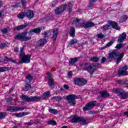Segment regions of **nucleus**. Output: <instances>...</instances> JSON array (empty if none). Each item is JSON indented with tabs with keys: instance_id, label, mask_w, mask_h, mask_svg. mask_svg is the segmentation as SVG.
Returning <instances> with one entry per match:
<instances>
[{
	"instance_id": "obj_1",
	"label": "nucleus",
	"mask_w": 128,
	"mask_h": 128,
	"mask_svg": "<svg viewBox=\"0 0 128 128\" xmlns=\"http://www.w3.org/2000/svg\"><path fill=\"white\" fill-rule=\"evenodd\" d=\"M24 47L22 46L20 48V58L21 60L19 62L20 64H28L30 62V54L26 55V53L24 51Z\"/></svg>"
},
{
	"instance_id": "obj_2",
	"label": "nucleus",
	"mask_w": 128,
	"mask_h": 128,
	"mask_svg": "<svg viewBox=\"0 0 128 128\" xmlns=\"http://www.w3.org/2000/svg\"><path fill=\"white\" fill-rule=\"evenodd\" d=\"M112 26V28H114V30H120V28L118 26V24L114 21H108V24L103 26L101 28L102 30H110Z\"/></svg>"
},
{
	"instance_id": "obj_3",
	"label": "nucleus",
	"mask_w": 128,
	"mask_h": 128,
	"mask_svg": "<svg viewBox=\"0 0 128 128\" xmlns=\"http://www.w3.org/2000/svg\"><path fill=\"white\" fill-rule=\"evenodd\" d=\"M124 56V53H120L116 50H114L109 54V58H116L117 60L116 64H120Z\"/></svg>"
},
{
	"instance_id": "obj_4",
	"label": "nucleus",
	"mask_w": 128,
	"mask_h": 128,
	"mask_svg": "<svg viewBox=\"0 0 128 128\" xmlns=\"http://www.w3.org/2000/svg\"><path fill=\"white\" fill-rule=\"evenodd\" d=\"M66 8H68L69 12H70L72 8V4H70L68 5H63L60 7L58 8L55 10V14H62V12H64V10H66Z\"/></svg>"
},
{
	"instance_id": "obj_5",
	"label": "nucleus",
	"mask_w": 128,
	"mask_h": 128,
	"mask_svg": "<svg viewBox=\"0 0 128 128\" xmlns=\"http://www.w3.org/2000/svg\"><path fill=\"white\" fill-rule=\"evenodd\" d=\"M27 35V32H24L20 34L16 35L15 38L16 40H20L21 42H27V40H32V38H30V36H26Z\"/></svg>"
},
{
	"instance_id": "obj_6",
	"label": "nucleus",
	"mask_w": 128,
	"mask_h": 128,
	"mask_svg": "<svg viewBox=\"0 0 128 128\" xmlns=\"http://www.w3.org/2000/svg\"><path fill=\"white\" fill-rule=\"evenodd\" d=\"M72 122H80L81 124H88V121L86 120L84 118L79 117L78 116H74L72 118Z\"/></svg>"
},
{
	"instance_id": "obj_7",
	"label": "nucleus",
	"mask_w": 128,
	"mask_h": 128,
	"mask_svg": "<svg viewBox=\"0 0 128 128\" xmlns=\"http://www.w3.org/2000/svg\"><path fill=\"white\" fill-rule=\"evenodd\" d=\"M22 100H24L25 102H38L42 98L40 96H31L28 97V96H26V95H23L22 96H20Z\"/></svg>"
},
{
	"instance_id": "obj_8",
	"label": "nucleus",
	"mask_w": 128,
	"mask_h": 128,
	"mask_svg": "<svg viewBox=\"0 0 128 128\" xmlns=\"http://www.w3.org/2000/svg\"><path fill=\"white\" fill-rule=\"evenodd\" d=\"M84 70H87L88 72H90L92 74L94 72V70H96V65L94 64H89L88 63L85 64V66L84 67Z\"/></svg>"
},
{
	"instance_id": "obj_9",
	"label": "nucleus",
	"mask_w": 128,
	"mask_h": 128,
	"mask_svg": "<svg viewBox=\"0 0 128 128\" xmlns=\"http://www.w3.org/2000/svg\"><path fill=\"white\" fill-rule=\"evenodd\" d=\"M74 84L77 86H84L88 82L82 78H76L74 80Z\"/></svg>"
},
{
	"instance_id": "obj_10",
	"label": "nucleus",
	"mask_w": 128,
	"mask_h": 128,
	"mask_svg": "<svg viewBox=\"0 0 128 128\" xmlns=\"http://www.w3.org/2000/svg\"><path fill=\"white\" fill-rule=\"evenodd\" d=\"M66 98L68 100V104L71 106H76V96L74 95H70L66 96Z\"/></svg>"
},
{
	"instance_id": "obj_11",
	"label": "nucleus",
	"mask_w": 128,
	"mask_h": 128,
	"mask_svg": "<svg viewBox=\"0 0 128 128\" xmlns=\"http://www.w3.org/2000/svg\"><path fill=\"white\" fill-rule=\"evenodd\" d=\"M8 110L12 112H18V110H24V107H18V106H8L7 108Z\"/></svg>"
},
{
	"instance_id": "obj_12",
	"label": "nucleus",
	"mask_w": 128,
	"mask_h": 128,
	"mask_svg": "<svg viewBox=\"0 0 128 128\" xmlns=\"http://www.w3.org/2000/svg\"><path fill=\"white\" fill-rule=\"evenodd\" d=\"M128 70V66L126 65L123 68H120L118 72V74L119 76H128V72H126Z\"/></svg>"
},
{
	"instance_id": "obj_13",
	"label": "nucleus",
	"mask_w": 128,
	"mask_h": 128,
	"mask_svg": "<svg viewBox=\"0 0 128 128\" xmlns=\"http://www.w3.org/2000/svg\"><path fill=\"white\" fill-rule=\"evenodd\" d=\"M116 92L120 94L121 98H122V100H126V98H128V93L124 91V90L116 89Z\"/></svg>"
},
{
	"instance_id": "obj_14",
	"label": "nucleus",
	"mask_w": 128,
	"mask_h": 128,
	"mask_svg": "<svg viewBox=\"0 0 128 128\" xmlns=\"http://www.w3.org/2000/svg\"><path fill=\"white\" fill-rule=\"evenodd\" d=\"M96 104V102H92L88 103L84 108L83 110L84 112H86V110H90L92 108H94V104Z\"/></svg>"
},
{
	"instance_id": "obj_15",
	"label": "nucleus",
	"mask_w": 128,
	"mask_h": 128,
	"mask_svg": "<svg viewBox=\"0 0 128 128\" xmlns=\"http://www.w3.org/2000/svg\"><path fill=\"white\" fill-rule=\"evenodd\" d=\"M42 28L43 30H44V27H40L39 28L32 29L29 31V34H40Z\"/></svg>"
},
{
	"instance_id": "obj_16",
	"label": "nucleus",
	"mask_w": 128,
	"mask_h": 128,
	"mask_svg": "<svg viewBox=\"0 0 128 128\" xmlns=\"http://www.w3.org/2000/svg\"><path fill=\"white\" fill-rule=\"evenodd\" d=\"M95 26L94 24L92 23V22H81V26L80 28H92V26Z\"/></svg>"
},
{
	"instance_id": "obj_17",
	"label": "nucleus",
	"mask_w": 128,
	"mask_h": 128,
	"mask_svg": "<svg viewBox=\"0 0 128 128\" xmlns=\"http://www.w3.org/2000/svg\"><path fill=\"white\" fill-rule=\"evenodd\" d=\"M48 80L49 82V85L51 88H54V79L52 78V74H48Z\"/></svg>"
},
{
	"instance_id": "obj_18",
	"label": "nucleus",
	"mask_w": 128,
	"mask_h": 128,
	"mask_svg": "<svg viewBox=\"0 0 128 128\" xmlns=\"http://www.w3.org/2000/svg\"><path fill=\"white\" fill-rule=\"evenodd\" d=\"M126 38V32L122 33L118 38V42H122Z\"/></svg>"
},
{
	"instance_id": "obj_19",
	"label": "nucleus",
	"mask_w": 128,
	"mask_h": 128,
	"mask_svg": "<svg viewBox=\"0 0 128 128\" xmlns=\"http://www.w3.org/2000/svg\"><path fill=\"white\" fill-rule=\"evenodd\" d=\"M46 44V40L45 38L40 39L37 42V44L39 46H44Z\"/></svg>"
},
{
	"instance_id": "obj_20",
	"label": "nucleus",
	"mask_w": 128,
	"mask_h": 128,
	"mask_svg": "<svg viewBox=\"0 0 128 128\" xmlns=\"http://www.w3.org/2000/svg\"><path fill=\"white\" fill-rule=\"evenodd\" d=\"M28 26V24H22L19 26H17L14 28V30H24Z\"/></svg>"
},
{
	"instance_id": "obj_21",
	"label": "nucleus",
	"mask_w": 128,
	"mask_h": 128,
	"mask_svg": "<svg viewBox=\"0 0 128 128\" xmlns=\"http://www.w3.org/2000/svg\"><path fill=\"white\" fill-rule=\"evenodd\" d=\"M58 28H56L53 31V40L54 42H56V36H58Z\"/></svg>"
},
{
	"instance_id": "obj_22",
	"label": "nucleus",
	"mask_w": 128,
	"mask_h": 128,
	"mask_svg": "<svg viewBox=\"0 0 128 128\" xmlns=\"http://www.w3.org/2000/svg\"><path fill=\"white\" fill-rule=\"evenodd\" d=\"M26 16H27L28 18H32L34 17V12L32 10H29L26 13Z\"/></svg>"
},
{
	"instance_id": "obj_23",
	"label": "nucleus",
	"mask_w": 128,
	"mask_h": 128,
	"mask_svg": "<svg viewBox=\"0 0 128 128\" xmlns=\"http://www.w3.org/2000/svg\"><path fill=\"white\" fill-rule=\"evenodd\" d=\"M70 36H74L76 34V29H74V28L71 27L70 28Z\"/></svg>"
},
{
	"instance_id": "obj_24",
	"label": "nucleus",
	"mask_w": 128,
	"mask_h": 128,
	"mask_svg": "<svg viewBox=\"0 0 128 128\" xmlns=\"http://www.w3.org/2000/svg\"><path fill=\"white\" fill-rule=\"evenodd\" d=\"M50 91H48L43 94L42 98L44 100H46L47 98H50Z\"/></svg>"
},
{
	"instance_id": "obj_25",
	"label": "nucleus",
	"mask_w": 128,
	"mask_h": 128,
	"mask_svg": "<svg viewBox=\"0 0 128 128\" xmlns=\"http://www.w3.org/2000/svg\"><path fill=\"white\" fill-rule=\"evenodd\" d=\"M32 76L30 74H28L26 76V82L30 84V82H32Z\"/></svg>"
},
{
	"instance_id": "obj_26",
	"label": "nucleus",
	"mask_w": 128,
	"mask_h": 128,
	"mask_svg": "<svg viewBox=\"0 0 128 128\" xmlns=\"http://www.w3.org/2000/svg\"><path fill=\"white\" fill-rule=\"evenodd\" d=\"M78 58H71L69 60V62L70 64L72 65L74 64H76V62H78Z\"/></svg>"
},
{
	"instance_id": "obj_27",
	"label": "nucleus",
	"mask_w": 128,
	"mask_h": 128,
	"mask_svg": "<svg viewBox=\"0 0 128 128\" xmlns=\"http://www.w3.org/2000/svg\"><path fill=\"white\" fill-rule=\"evenodd\" d=\"M26 114H28L26 112H20L15 114V116L16 118H22V116H26Z\"/></svg>"
},
{
	"instance_id": "obj_28",
	"label": "nucleus",
	"mask_w": 128,
	"mask_h": 128,
	"mask_svg": "<svg viewBox=\"0 0 128 128\" xmlns=\"http://www.w3.org/2000/svg\"><path fill=\"white\" fill-rule=\"evenodd\" d=\"M100 94L102 98H108V96H110V94L108 93V92H100Z\"/></svg>"
},
{
	"instance_id": "obj_29",
	"label": "nucleus",
	"mask_w": 128,
	"mask_h": 128,
	"mask_svg": "<svg viewBox=\"0 0 128 128\" xmlns=\"http://www.w3.org/2000/svg\"><path fill=\"white\" fill-rule=\"evenodd\" d=\"M26 12H22L21 13H20L18 15V18H21L22 19L24 18V16H26Z\"/></svg>"
},
{
	"instance_id": "obj_30",
	"label": "nucleus",
	"mask_w": 128,
	"mask_h": 128,
	"mask_svg": "<svg viewBox=\"0 0 128 128\" xmlns=\"http://www.w3.org/2000/svg\"><path fill=\"white\" fill-rule=\"evenodd\" d=\"M78 44V40L76 39L72 40L68 42L70 46H73V44Z\"/></svg>"
},
{
	"instance_id": "obj_31",
	"label": "nucleus",
	"mask_w": 128,
	"mask_h": 128,
	"mask_svg": "<svg viewBox=\"0 0 128 128\" xmlns=\"http://www.w3.org/2000/svg\"><path fill=\"white\" fill-rule=\"evenodd\" d=\"M31 87V85L30 83H26L25 87L24 88V90L25 92H28Z\"/></svg>"
},
{
	"instance_id": "obj_32",
	"label": "nucleus",
	"mask_w": 128,
	"mask_h": 128,
	"mask_svg": "<svg viewBox=\"0 0 128 128\" xmlns=\"http://www.w3.org/2000/svg\"><path fill=\"white\" fill-rule=\"evenodd\" d=\"M112 44H114V41H110L104 47L100 48V50H104V48H110Z\"/></svg>"
},
{
	"instance_id": "obj_33",
	"label": "nucleus",
	"mask_w": 128,
	"mask_h": 128,
	"mask_svg": "<svg viewBox=\"0 0 128 128\" xmlns=\"http://www.w3.org/2000/svg\"><path fill=\"white\" fill-rule=\"evenodd\" d=\"M126 20H128V16L124 15L120 18V22H126Z\"/></svg>"
},
{
	"instance_id": "obj_34",
	"label": "nucleus",
	"mask_w": 128,
	"mask_h": 128,
	"mask_svg": "<svg viewBox=\"0 0 128 128\" xmlns=\"http://www.w3.org/2000/svg\"><path fill=\"white\" fill-rule=\"evenodd\" d=\"M4 64H6L7 62H16V61H14L12 58H6L4 59Z\"/></svg>"
},
{
	"instance_id": "obj_35",
	"label": "nucleus",
	"mask_w": 128,
	"mask_h": 128,
	"mask_svg": "<svg viewBox=\"0 0 128 128\" xmlns=\"http://www.w3.org/2000/svg\"><path fill=\"white\" fill-rule=\"evenodd\" d=\"M8 70V68L7 67H0V72H6Z\"/></svg>"
},
{
	"instance_id": "obj_36",
	"label": "nucleus",
	"mask_w": 128,
	"mask_h": 128,
	"mask_svg": "<svg viewBox=\"0 0 128 128\" xmlns=\"http://www.w3.org/2000/svg\"><path fill=\"white\" fill-rule=\"evenodd\" d=\"M48 124H51L52 126H56V122L54 120H50L48 122Z\"/></svg>"
},
{
	"instance_id": "obj_37",
	"label": "nucleus",
	"mask_w": 128,
	"mask_h": 128,
	"mask_svg": "<svg viewBox=\"0 0 128 128\" xmlns=\"http://www.w3.org/2000/svg\"><path fill=\"white\" fill-rule=\"evenodd\" d=\"M98 60H99L98 58V57H94V58H91L90 59V60L91 62H98Z\"/></svg>"
},
{
	"instance_id": "obj_38",
	"label": "nucleus",
	"mask_w": 128,
	"mask_h": 128,
	"mask_svg": "<svg viewBox=\"0 0 128 128\" xmlns=\"http://www.w3.org/2000/svg\"><path fill=\"white\" fill-rule=\"evenodd\" d=\"M98 0H90V6H94V4Z\"/></svg>"
},
{
	"instance_id": "obj_39",
	"label": "nucleus",
	"mask_w": 128,
	"mask_h": 128,
	"mask_svg": "<svg viewBox=\"0 0 128 128\" xmlns=\"http://www.w3.org/2000/svg\"><path fill=\"white\" fill-rule=\"evenodd\" d=\"M6 112H0V118H6Z\"/></svg>"
},
{
	"instance_id": "obj_40",
	"label": "nucleus",
	"mask_w": 128,
	"mask_h": 128,
	"mask_svg": "<svg viewBox=\"0 0 128 128\" xmlns=\"http://www.w3.org/2000/svg\"><path fill=\"white\" fill-rule=\"evenodd\" d=\"M50 112V114H58V111H56V110L54 109H52L51 108L49 110Z\"/></svg>"
},
{
	"instance_id": "obj_41",
	"label": "nucleus",
	"mask_w": 128,
	"mask_h": 128,
	"mask_svg": "<svg viewBox=\"0 0 128 128\" xmlns=\"http://www.w3.org/2000/svg\"><path fill=\"white\" fill-rule=\"evenodd\" d=\"M50 36V31H46L45 32L44 36L45 38H48Z\"/></svg>"
},
{
	"instance_id": "obj_42",
	"label": "nucleus",
	"mask_w": 128,
	"mask_h": 128,
	"mask_svg": "<svg viewBox=\"0 0 128 128\" xmlns=\"http://www.w3.org/2000/svg\"><path fill=\"white\" fill-rule=\"evenodd\" d=\"M97 36L98 38H104V36L102 34L100 33L97 34Z\"/></svg>"
},
{
	"instance_id": "obj_43",
	"label": "nucleus",
	"mask_w": 128,
	"mask_h": 128,
	"mask_svg": "<svg viewBox=\"0 0 128 128\" xmlns=\"http://www.w3.org/2000/svg\"><path fill=\"white\" fill-rule=\"evenodd\" d=\"M6 44H4V43H2V44H1L0 45V48H6Z\"/></svg>"
},
{
	"instance_id": "obj_44",
	"label": "nucleus",
	"mask_w": 128,
	"mask_h": 128,
	"mask_svg": "<svg viewBox=\"0 0 128 128\" xmlns=\"http://www.w3.org/2000/svg\"><path fill=\"white\" fill-rule=\"evenodd\" d=\"M2 32L3 34H6V32H8V29L6 28H5L2 30Z\"/></svg>"
},
{
	"instance_id": "obj_45",
	"label": "nucleus",
	"mask_w": 128,
	"mask_h": 128,
	"mask_svg": "<svg viewBox=\"0 0 128 128\" xmlns=\"http://www.w3.org/2000/svg\"><path fill=\"white\" fill-rule=\"evenodd\" d=\"M22 6H26V0H21Z\"/></svg>"
},
{
	"instance_id": "obj_46",
	"label": "nucleus",
	"mask_w": 128,
	"mask_h": 128,
	"mask_svg": "<svg viewBox=\"0 0 128 128\" xmlns=\"http://www.w3.org/2000/svg\"><path fill=\"white\" fill-rule=\"evenodd\" d=\"M122 44H119L116 46V48H122Z\"/></svg>"
},
{
	"instance_id": "obj_47",
	"label": "nucleus",
	"mask_w": 128,
	"mask_h": 128,
	"mask_svg": "<svg viewBox=\"0 0 128 128\" xmlns=\"http://www.w3.org/2000/svg\"><path fill=\"white\" fill-rule=\"evenodd\" d=\"M106 58L104 57H103L102 58V61H101V62L102 64H104V62H106Z\"/></svg>"
},
{
	"instance_id": "obj_48",
	"label": "nucleus",
	"mask_w": 128,
	"mask_h": 128,
	"mask_svg": "<svg viewBox=\"0 0 128 128\" xmlns=\"http://www.w3.org/2000/svg\"><path fill=\"white\" fill-rule=\"evenodd\" d=\"M56 2H52V8H54V6H56Z\"/></svg>"
},
{
	"instance_id": "obj_49",
	"label": "nucleus",
	"mask_w": 128,
	"mask_h": 128,
	"mask_svg": "<svg viewBox=\"0 0 128 128\" xmlns=\"http://www.w3.org/2000/svg\"><path fill=\"white\" fill-rule=\"evenodd\" d=\"M14 52H18V48H15L14 49Z\"/></svg>"
},
{
	"instance_id": "obj_50",
	"label": "nucleus",
	"mask_w": 128,
	"mask_h": 128,
	"mask_svg": "<svg viewBox=\"0 0 128 128\" xmlns=\"http://www.w3.org/2000/svg\"><path fill=\"white\" fill-rule=\"evenodd\" d=\"M68 76H72V72H68Z\"/></svg>"
},
{
	"instance_id": "obj_51",
	"label": "nucleus",
	"mask_w": 128,
	"mask_h": 128,
	"mask_svg": "<svg viewBox=\"0 0 128 128\" xmlns=\"http://www.w3.org/2000/svg\"><path fill=\"white\" fill-rule=\"evenodd\" d=\"M74 22H80V20L78 19H75L74 20Z\"/></svg>"
},
{
	"instance_id": "obj_52",
	"label": "nucleus",
	"mask_w": 128,
	"mask_h": 128,
	"mask_svg": "<svg viewBox=\"0 0 128 128\" xmlns=\"http://www.w3.org/2000/svg\"><path fill=\"white\" fill-rule=\"evenodd\" d=\"M20 3H18L16 4L14 6V8H18V6H20Z\"/></svg>"
},
{
	"instance_id": "obj_53",
	"label": "nucleus",
	"mask_w": 128,
	"mask_h": 128,
	"mask_svg": "<svg viewBox=\"0 0 128 128\" xmlns=\"http://www.w3.org/2000/svg\"><path fill=\"white\" fill-rule=\"evenodd\" d=\"M64 88L66 90H68V85H64Z\"/></svg>"
},
{
	"instance_id": "obj_54",
	"label": "nucleus",
	"mask_w": 128,
	"mask_h": 128,
	"mask_svg": "<svg viewBox=\"0 0 128 128\" xmlns=\"http://www.w3.org/2000/svg\"><path fill=\"white\" fill-rule=\"evenodd\" d=\"M124 116H128V111L124 113Z\"/></svg>"
},
{
	"instance_id": "obj_55",
	"label": "nucleus",
	"mask_w": 128,
	"mask_h": 128,
	"mask_svg": "<svg viewBox=\"0 0 128 128\" xmlns=\"http://www.w3.org/2000/svg\"><path fill=\"white\" fill-rule=\"evenodd\" d=\"M62 128H68V127H66V126H64Z\"/></svg>"
},
{
	"instance_id": "obj_56",
	"label": "nucleus",
	"mask_w": 128,
	"mask_h": 128,
	"mask_svg": "<svg viewBox=\"0 0 128 128\" xmlns=\"http://www.w3.org/2000/svg\"><path fill=\"white\" fill-rule=\"evenodd\" d=\"M14 128H18V126H15L14 127Z\"/></svg>"
},
{
	"instance_id": "obj_57",
	"label": "nucleus",
	"mask_w": 128,
	"mask_h": 128,
	"mask_svg": "<svg viewBox=\"0 0 128 128\" xmlns=\"http://www.w3.org/2000/svg\"><path fill=\"white\" fill-rule=\"evenodd\" d=\"M2 16V13L0 12V18Z\"/></svg>"
}]
</instances>
